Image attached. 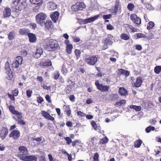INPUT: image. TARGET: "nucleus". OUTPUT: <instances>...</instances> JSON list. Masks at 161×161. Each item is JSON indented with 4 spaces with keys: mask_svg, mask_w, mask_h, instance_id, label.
Returning <instances> with one entry per match:
<instances>
[{
    "mask_svg": "<svg viewBox=\"0 0 161 161\" xmlns=\"http://www.w3.org/2000/svg\"><path fill=\"white\" fill-rule=\"evenodd\" d=\"M43 46L44 49L48 51H55L58 50L60 48L58 41L53 39L45 41Z\"/></svg>",
    "mask_w": 161,
    "mask_h": 161,
    "instance_id": "1",
    "label": "nucleus"
},
{
    "mask_svg": "<svg viewBox=\"0 0 161 161\" xmlns=\"http://www.w3.org/2000/svg\"><path fill=\"white\" fill-rule=\"evenodd\" d=\"M47 18L46 14L43 12H41L37 14L36 16L35 19L36 22L40 25L41 26H43L44 24V20Z\"/></svg>",
    "mask_w": 161,
    "mask_h": 161,
    "instance_id": "2",
    "label": "nucleus"
},
{
    "mask_svg": "<svg viewBox=\"0 0 161 161\" xmlns=\"http://www.w3.org/2000/svg\"><path fill=\"white\" fill-rule=\"evenodd\" d=\"M95 84L97 89L102 92H108L110 88L109 86L108 85H103L102 84H100L98 80L96 81Z\"/></svg>",
    "mask_w": 161,
    "mask_h": 161,
    "instance_id": "3",
    "label": "nucleus"
},
{
    "mask_svg": "<svg viewBox=\"0 0 161 161\" xmlns=\"http://www.w3.org/2000/svg\"><path fill=\"white\" fill-rule=\"evenodd\" d=\"M86 7L83 2H77L75 4L72 5L71 8L74 11L77 12L79 10H82Z\"/></svg>",
    "mask_w": 161,
    "mask_h": 161,
    "instance_id": "4",
    "label": "nucleus"
},
{
    "mask_svg": "<svg viewBox=\"0 0 161 161\" xmlns=\"http://www.w3.org/2000/svg\"><path fill=\"white\" fill-rule=\"evenodd\" d=\"M97 60L98 58L96 56H89L85 58V61L88 64L94 65L97 63Z\"/></svg>",
    "mask_w": 161,
    "mask_h": 161,
    "instance_id": "5",
    "label": "nucleus"
},
{
    "mask_svg": "<svg viewBox=\"0 0 161 161\" xmlns=\"http://www.w3.org/2000/svg\"><path fill=\"white\" fill-rule=\"evenodd\" d=\"M19 156L21 159L25 155H28L29 153L27 148L25 146H21L19 147Z\"/></svg>",
    "mask_w": 161,
    "mask_h": 161,
    "instance_id": "6",
    "label": "nucleus"
},
{
    "mask_svg": "<svg viewBox=\"0 0 161 161\" xmlns=\"http://www.w3.org/2000/svg\"><path fill=\"white\" fill-rule=\"evenodd\" d=\"M130 18L131 21L138 26L141 24V19L136 14H132L130 15Z\"/></svg>",
    "mask_w": 161,
    "mask_h": 161,
    "instance_id": "7",
    "label": "nucleus"
},
{
    "mask_svg": "<svg viewBox=\"0 0 161 161\" xmlns=\"http://www.w3.org/2000/svg\"><path fill=\"white\" fill-rule=\"evenodd\" d=\"M23 58L21 56L17 57L15 60L12 64V67L15 68H18L19 65H21L22 62Z\"/></svg>",
    "mask_w": 161,
    "mask_h": 161,
    "instance_id": "8",
    "label": "nucleus"
},
{
    "mask_svg": "<svg viewBox=\"0 0 161 161\" xmlns=\"http://www.w3.org/2000/svg\"><path fill=\"white\" fill-rule=\"evenodd\" d=\"M20 133L19 130H13L9 135L10 137H12L14 140H17L19 138Z\"/></svg>",
    "mask_w": 161,
    "mask_h": 161,
    "instance_id": "9",
    "label": "nucleus"
},
{
    "mask_svg": "<svg viewBox=\"0 0 161 161\" xmlns=\"http://www.w3.org/2000/svg\"><path fill=\"white\" fill-rule=\"evenodd\" d=\"M119 2L118 0H116L115 2L114 7L109 9V11L113 14L116 15L117 14V12L119 8Z\"/></svg>",
    "mask_w": 161,
    "mask_h": 161,
    "instance_id": "10",
    "label": "nucleus"
},
{
    "mask_svg": "<svg viewBox=\"0 0 161 161\" xmlns=\"http://www.w3.org/2000/svg\"><path fill=\"white\" fill-rule=\"evenodd\" d=\"M8 130L7 128L3 127L0 133V136L2 140L5 138L7 135Z\"/></svg>",
    "mask_w": 161,
    "mask_h": 161,
    "instance_id": "11",
    "label": "nucleus"
},
{
    "mask_svg": "<svg viewBox=\"0 0 161 161\" xmlns=\"http://www.w3.org/2000/svg\"><path fill=\"white\" fill-rule=\"evenodd\" d=\"M113 37V36L111 34H109L108 36V37L104 40L103 43L104 45L106 46L112 45L113 43V41H112V39Z\"/></svg>",
    "mask_w": 161,
    "mask_h": 161,
    "instance_id": "12",
    "label": "nucleus"
},
{
    "mask_svg": "<svg viewBox=\"0 0 161 161\" xmlns=\"http://www.w3.org/2000/svg\"><path fill=\"white\" fill-rule=\"evenodd\" d=\"M3 15L4 18L9 17L11 15V9L10 8L6 7L3 11Z\"/></svg>",
    "mask_w": 161,
    "mask_h": 161,
    "instance_id": "13",
    "label": "nucleus"
},
{
    "mask_svg": "<svg viewBox=\"0 0 161 161\" xmlns=\"http://www.w3.org/2000/svg\"><path fill=\"white\" fill-rule=\"evenodd\" d=\"M36 159V157L34 155H25L21 159L24 161H33Z\"/></svg>",
    "mask_w": 161,
    "mask_h": 161,
    "instance_id": "14",
    "label": "nucleus"
},
{
    "mask_svg": "<svg viewBox=\"0 0 161 161\" xmlns=\"http://www.w3.org/2000/svg\"><path fill=\"white\" fill-rule=\"evenodd\" d=\"M28 36L29 38V41L31 43L35 42L37 40L36 35L31 33H29L28 34Z\"/></svg>",
    "mask_w": 161,
    "mask_h": 161,
    "instance_id": "15",
    "label": "nucleus"
},
{
    "mask_svg": "<svg viewBox=\"0 0 161 161\" xmlns=\"http://www.w3.org/2000/svg\"><path fill=\"white\" fill-rule=\"evenodd\" d=\"M142 82V78L141 77H139L136 78V81L134 83L133 85L134 86L139 87L141 86Z\"/></svg>",
    "mask_w": 161,
    "mask_h": 161,
    "instance_id": "16",
    "label": "nucleus"
},
{
    "mask_svg": "<svg viewBox=\"0 0 161 161\" xmlns=\"http://www.w3.org/2000/svg\"><path fill=\"white\" fill-rule=\"evenodd\" d=\"M59 13L58 12L56 11L53 13L50 16L52 20L54 22H56L58 18Z\"/></svg>",
    "mask_w": 161,
    "mask_h": 161,
    "instance_id": "17",
    "label": "nucleus"
},
{
    "mask_svg": "<svg viewBox=\"0 0 161 161\" xmlns=\"http://www.w3.org/2000/svg\"><path fill=\"white\" fill-rule=\"evenodd\" d=\"M47 30L52 29L53 28V25L52 24V22L51 20H47L46 22H44V25Z\"/></svg>",
    "mask_w": 161,
    "mask_h": 161,
    "instance_id": "18",
    "label": "nucleus"
},
{
    "mask_svg": "<svg viewBox=\"0 0 161 161\" xmlns=\"http://www.w3.org/2000/svg\"><path fill=\"white\" fill-rule=\"evenodd\" d=\"M48 9L50 10H53L57 8V5L53 2H49L47 4Z\"/></svg>",
    "mask_w": 161,
    "mask_h": 161,
    "instance_id": "19",
    "label": "nucleus"
},
{
    "mask_svg": "<svg viewBox=\"0 0 161 161\" xmlns=\"http://www.w3.org/2000/svg\"><path fill=\"white\" fill-rule=\"evenodd\" d=\"M119 92L122 96H125L128 94L127 91L123 87H120L119 88Z\"/></svg>",
    "mask_w": 161,
    "mask_h": 161,
    "instance_id": "20",
    "label": "nucleus"
},
{
    "mask_svg": "<svg viewBox=\"0 0 161 161\" xmlns=\"http://www.w3.org/2000/svg\"><path fill=\"white\" fill-rule=\"evenodd\" d=\"M29 30L25 28L20 29L19 31V34L22 36H28V34L29 33Z\"/></svg>",
    "mask_w": 161,
    "mask_h": 161,
    "instance_id": "21",
    "label": "nucleus"
},
{
    "mask_svg": "<svg viewBox=\"0 0 161 161\" xmlns=\"http://www.w3.org/2000/svg\"><path fill=\"white\" fill-rule=\"evenodd\" d=\"M52 65V63L51 61L49 60H48L47 61L41 62L40 64V66L43 67H49L51 66Z\"/></svg>",
    "mask_w": 161,
    "mask_h": 161,
    "instance_id": "22",
    "label": "nucleus"
},
{
    "mask_svg": "<svg viewBox=\"0 0 161 161\" xmlns=\"http://www.w3.org/2000/svg\"><path fill=\"white\" fill-rule=\"evenodd\" d=\"M65 107L64 112L66 113L67 115L68 116H69L71 114V111L70 107L69 105H64V107Z\"/></svg>",
    "mask_w": 161,
    "mask_h": 161,
    "instance_id": "23",
    "label": "nucleus"
},
{
    "mask_svg": "<svg viewBox=\"0 0 161 161\" xmlns=\"http://www.w3.org/2000/svg\"><path fill=\"white\" fill-rule=\"evenodd\" d=\"M4 70L5 73L12 71L10 67V65L8 61H7L5 64Z\"/></svg>",
    "mask_w": 161,
    "mask_h": 161,
    "instance_id": "24",
    "label": "nucleus"
},
{
    "mask_svg": "<svg viewBox=\"0 0 161 161\" xmlns=\"http://www.w3.org/2000/svg\"><path fill=\"white\" fill-rule=\"evenodd\" d=\"M6 74V78L8 80H12L13 79L14 77L13 73L11 71L5 73Z\"/></svg>",
    "mask_w": 161,
    "mask_h": 161,
    "instance_id": "25",
    "label": "nucleus"
},
{
    "mask_svg": "<svg viewBox=\"0 0 161 161\" xmlns=\"http://www.w3.org/2000/svg\"><path fill=\"white\" fill-rule=\"evenodd\" d=\"M130 37V36L129 34H126L125 33H123L121 34L120 36L121 39L125 40H129Z\"/></svg>",
    "mask_w": 161,
    "mask_h": 161,
    "instance_id": "26",
    "label": "nucleus"
},
{
    "mask_svg": "<svg viewBox=\"0 0 161 161\" xmlns=\"http://www.w3.org/2000/svg\"><path fill=\"white\" fill-rule=\"evenodd\" d=\"M15 36V32L14 31H10L8 35V38L9 40H12L14 39Z\"/></svg>",
    "mask_w": 161,
    "mask_h": 161,
    "instance_id": "27",
    "label": "nucleus"
},
{
    "mask_svg": "<svg viewBox=\"0 0 161 161\" xmlns=\"http://www.w3.org/2000/svg\"><path fill=\"white\" fill-rule=\"evenodd\" d=\"M119 74L120 75H125L126 76H127L129 75V72L127 70H125L122 69H119L118 70Z\"/></svg>",
    "mask_w": 161,
    "mask_h": 161,
    "instance_id": "28",
    "label": "nucleus"
},
{
    "mask_svg": "<svg viewBox=\"0 0 161 161\" xmlns=\"http://www.w3.org/2000/svg\"><path fill=\"white\" fill-rule=\"evenodd\" d=\"M142 141L140 139L136 140L134 142V147L135 148H139L142 143Z\"/></svg>",
    "mask_w": 161,
    "mask_h": 161,
    "instance_id": "29",
    "label": "nucleus"
},
{
    "mask_svg": "<svg viewBox=\"0 0 161 161\" xmlns=\"http://www.w3.org/2000/svg\"><path fill=\"white\" fill-rule=\"evenodd\" d=\"M73 48V46L72 44H69V45L67 46L66 49V53L68 54H71Z\"/></svg>",
    "mask_w": 161,
    "mask_h": 161,
    "instance_id": "30",
    "label": "nucleus"
},
{
    "mask_svg": "<svg viewBox=\"0 0 161 161\" xmlns=\"http://www.w3.org/2000/svg\"><path fill=\"white\" fill-rule=\"evenodd\" d=\"M155 26L154 23L153 21H149L148 22L147 26V29L148 31L152 29Z\"/></svg>",
    "mask_w": 161,
    "mask_h": 161,
    "instance_id": "31",
    "label": "nucleus"
},
{
    "mask_svg": "<svg viewBox=\"0 0 161 161\" xmlns=\"http://www.w3.org/2000/svg\"><path fill=\"white\" fill-rule=\"evenodd\" d=\"M30 1L32 4H38L39 5H41L43 3L42 0H30Z\"/></svg>",
    "mask_w": 161,
    "mask_h": 161,
    "instance_id": "32",
    "label": "nucleus"
},
{
    "mask_svg": "<svg viewBox=\"0 0 161 161\" xmlns=\"http://www.w3.org/2000/svg\"><path fill=\"white\" fill-rule=\"evenodd\" d=\"M135 8V5L132 3H130L128 4L127 6V9L130 11H133Z\"/></svg>",
    "mask_w": 161,
    "mask_h": 161,
    "instance_id": "33",
    "label": "nucleus"
},
{
    "mask_svg": "<svg viewBox=\"0 0 161 161\" xmlns=\"http://www.w3.org/2000/svg\"><path fill=\"white\" fill-rule=\"evenodd\" d=\"M8 108L10 112L13 114H14L17 111L15 109L14 107L12 105H10Z\"/></svg>",
    "mask_w": 161,
    "mask_h": 161,
    "instance_id": "34",
    "label": "nucleus"
},
{
    "mask_svg": "<svg viewBox=\"0 0 161 161\" xmlns=\"http://www.w3.org/2000/svg\"><path fill=\"white\" fill-rule=\"evenodd\" d=\"M130 108L135 109L136 111H140L142 109L141 107L139 106L131 105L130 106Z\"/></svg>",
    "mask_w": 161,
    "mask_h": 161,
    "instance_id": "35",
    "label": "nucleus"
},
{
    "mask_svg": "<svg viewBox=\"0 0 161 161\" xmlns=\"http://www.w3.org/2000/svg\"><path fill=\"white\" fill-rule=\"evenodd\" d=\"M154 71L156 74H159L161 71V66H155L154 68Z\"/></svg>",
    "mask_w": 161,
    "mask_h": 161,
    "instance_id": "36",
    "label": "nucleus"
},
{
    "mask_svg": "<svg viewBox=\"0 0 161 161\" xmlns=\"http://www.w3.org/2000/svg\"><path fill=\"white\" fill-rule=\"evenodd\" d=\"M108 138L105 136L103 139L100 140L99 141L100 144H105L108 141Z\"/></svg>",
    "mask_w": 161,
    "mask_h": 161,
    "instance_id": "37",
    "label": "nucleus"
},
{
    "mask_svg": "<svg viewBox=\"0 0 161 161\" xmlns=\"http://www.w3.org/2000/svg\"><path fill=\"white\" fill-rule=\"evenodd\" d=\"M75 53L76 56V58L77 59H78L80 57L81 52L80 50L76 49L75 51Z\"/></svg>",
    "mask_w": 161,
    "mask_h": 161,
    "instance_id": "38",
    "label": "nucleus"
},
{
    "mask_svg": "<svg viewBox=\"0 0 161 161\" xmlns=\"http://www.w3.org/2000/svg\"><path fill=\"white\" fill-rule=\"evenodd\" d=\"M16 116L17 118V119H22L23 116L22 113L18 111L14 114Z\"/></svg>",
    "mask_w": 161,
    "mask_h": 161,
    "instance_id": "39",
    "label": "nucleus"
},
{
    "mask_svg": "<svg viewBox=\"0 0 161 161\" xmlns=\"http://www.w3.org/2000/svg\"><path fill=\"white\" fill-rule=\"evenodd\" d=\"M11 93L15 96H17L19 93V90L18 88H16L14 90H12Z\"/></svg>",
    "mask_w": 161,
    "mask_h": 161,
    "instance_id": "40",
    "label": "nucleus"
},
{
    "mask_svg": "<svg viewBox=\"0 0 161 161\" xmlns=\"http://www.w3.org/2000/svg\"><path fill=\"white\" fill-rule=\"evenodd\" d=\"M155 129L154 127L149 126L146 128L145 130L147 133H149L151 130H154Z\"/></svg>",
    "mask_w": 161,
    "mask_h": 161,
    "instance_id": "41",
    "label": "nucleus"
},
{
    "mask_svg": "<svg viewBox=\"0 0 161 161\" xmlns=\"http://www.w3.org/2000/svg\"><path fill=\"white\" fill-rule=\"evenodd\" d=\"M136 36L137 38H147V36L146 35L142 33H138L136 34Z\"/></svg>",
    "mask_w": 161,
    "mask_h": 161,
    "instance_id": "42",
    "label": "nucleus"
},
{
    "mask_svg": "<svg viewBox=\"0 0 161 161\" xmlns=\"http://www.w3.org/2000/svg\"><path fill=\"white\" fill-rule=\"evenodd\" d=\"M16 120L18 122V124H20L22 125H25L26 124L25 122L22 119H17Z\"/></svg>",
    "mask_w": 161,
    "mask_h": 161,
    "instance_id": "43",
    "label": "nucleus"
},
{
    "mask_svg": "<svg viewBox=\"0 0 161 161\" xmlns=\"http://www.w3.org/2000/svg\"><path fill=\"white\" fill-rule=\"evenodd\" d=\"M126 103V101L125 100H123L120 101V102H117L115 104V106L118 105L121 106L122 104H125Z\"/></svg>",
    "mask_w": 161,
    "mask_h": 161,
    "instance_id": "44",
    "label": "nucleus"
},
{
    "mask_svg": "<svg viewBox=\"0 0 161 161\" xmlns=\"http://www.w3.org/2000/svg\"><path fill=\"white\" fill-rule=\"evenodd\" d=\"M91 124L95 130H97V125L96 122L94 121H92L91 122Z\"/></svg>",
    "mask_w": 161,
    "mask_h": 161,
    "instance_id": "45",
    "label": "nucleus"
},
{
    "mask_svg": "<svg viewBox=\"0 0 161 161\" xmlns=\"http://www.w3.org/2000/svg\"><path fill=\"white\" fill-rule=\"evenodd\" d=\"M99 155L97 153H95L94 156L93 161H99Z\"/></svg>",
    "mask_w": 161,
    "mask_h": 161,
    "instance_id": "46",
    "label": "nucleus"
},
{
    "mask_svg": "<svg viewBox=\"0 0 161 161\" xmlns=\"http://www.w3.org/2000/svg\"><path fill=\"white\" fill-rule=\"evenodd\" d=\"M60 76V73L58 71H56V72H55L54 74V75H53V78L55 80H57L59 77Z\"/></svg>",
    "mask_w": 161,
    "mask_h": 161,
    "instance_id": "47",
    "label": "nucleus"
},
{
    "mask_svg": "<svg viewBox=\"0 0 161 161\" xmlns=\"http://www.w3.org/2000/svg\"><path fill=\"white\" fill-rule=\"evenodd\" d=\"M26 95L28 98L30 97L31 96L32 93V91L31 89H28L26 91Z\"/></svg>",
    "mask_w": 161,
    "mask_h": 161,
    "instance_id": "48",
    "label": "nucleus"
},
{
    "mask_svg": "<svg viewBox=\"0 0 161 161\" xmlns=\"http://www.w3.org/2000/svg\"><path fill=\"white\" fill-rule=\"evenodd\" d=\"M64 138L66 141V143L67 144L69 145L72 142L71 138L69 137H64Z\"/></svg>",
    "mask_w": 161,
    "mask_h": 161,
    "instance_id": "49",
    "label": "nucleus"
},
{
    "mask_svg": "<svg viewBox=\"0 0 161 161\" xmlns=\"http://www.w3.org/2000/svg\"><path fill=\"white\" fill-rule=\"evenodd\" d=\"M49 113L45 111H42V114L45 119H47Z\"/></svg>",
    "mask_w": 161,
    "mask_h": 161,
    "instance_id": "50",
    "label": "nucleus"
},
{
    "mask_svg": "<svg viewBox=\"0 0 161 161\" xmlns=\"http://www.w3.org/2000/svg\"><path fill=\"white\" fill-rule=\"evenodd\" d=\"M99 17V15H97L94 17L89 18V19L90 21V22H91L94 21L95 20L97 19Z\"/></svg>",
    "mask_w": 161,
    "mask_h": 161,
    "instance_id": "51",
    "label": "nucleus"
},
{
    "mask_svg": "<svg viewBox=\"0 0 161 161\" xmlns=\"http://www.w3.org/2000/svg\"><path fill=\"white\" fill-rule=\"evenodd\" d=\"M78 115H79L80 117H85L86 116V114L80 111H78L77 112Z\"/></svg>",
    "mask_w": 161,
    "mask_h": 161,
    "instance_id": "52",
    "label": "nucleus"
},
{
    "mask_svg": "<svg viewBox=\"0 0 161 161\" xmlns=\"http://www.w3.org/2000/svg\"><path fill=\"white\" fill-rule=\"evenodd\" d=\"M111 14H109L107 15H104L103 16V18L104 19H109L111 18Z\"/></svg>",
    "mask_w": 161,
    "mask_h": 161,
    "instance_id": "53",
    "label": "nucleus"
},
{
    "mask_svg": "<svg viewBox=\"0 0 161 161\" xmlns=\"http://www.w3.org/2000/svg\"><path fill=\"white\" fill-rule=\"evenodd\" d=\"M36 6L33 8V11L35 12H38L40 8V7L41 5H39L38 4H36Z\"/></svg>",
    "mask_w": 161,
    "mask_h": 161,
    "instance_id": "54",
    "label": "nucleus"
},
{
    "mask_svg": "<svg viewBox=\"0 0 161 161\" xmlns=\"http://www.w3.org/2000/svg\"><path fill=\"white\" fill-rule=\"evenodd\" d=\"M8 97H9V98H10L11 100H12L13 101H14L15 99V98L14 97V96H14L13 94L12 95V94H10L9 93H8Z\"/></svg>",
    "mask_w": 161,
    "mask_h": 161,
    "instance_id": "55",
    "label": "nucleus"
},
{
    "mask_svg": "<svg viewBox=\"0 0 161 161\" xmlns=\"http://www.w3.org/2000/svg\"><path fill=\"white\" fill-rule=\"evenodd\" d=\"M80 141L79 140H75L74 141L72 142V145L73 147H74L77 143H79Z\"/></svg>",
    "mask_w": 161,
    "mask_h": 161,
    "instance_id": "56",
    "label": "nucleus"
},
{
    "mask_svg": "<svg viewBox=\"0 0 161 161\" xmlns=\"http://www.w3.org/2000/svg\"><path fill=\"white\" fill-rule=\"evenodd\" d=\"M43 101L44 100L42 97H37V102L38 103H42V102H43Z\"/></svg>",
    "mask_w": 161,
    "mask_h": 161,
    "instance_id": "57",
    "label": "nucleus"
},
{
    "mask_svg": "<svg viewBox=\"0 0 161 161\" xmlns=\"http://www.w3.org/2000/svg\"><path fill=\"white\" fill-rule=\"evenodd\" d=\"M129 28L131 30L132 32H135L136 31V29L133 26L131 25H129Z\"/></svg>",
    "mask_w": 161,
    "mask_h": 161,
    "instance_id": "58",
    "label": "nucleus"
},
{
    "mask_svg": "<svg viewBox=\"0 0 161 161\" xmlns=\"http://www.w3.org/2000/svg\"><path fill=\"white\" fill-rule=\"evenodd\" d=\"M45 99L47 101L48 103H52V101L50 99V97L49 95H47L45 96Z\"/></svg>",
    "mask_w": 161,
    "mask_h": 161,
    "instance_id": "59",
    "label": "nucleus"
},
{
    "mask_svg": "<svg viewBox=\"0 0 161 161\" xmlns=\"http://www.w3.org/2000/svg\"><path fill=\"white\" fill-rule=\"evenodd\" d=\"M42 136H41L40 137H37L36 138H32V139L33 141H36L37 142H40L42 140Z\"/></svg>",
    "mask_w": 161,
    "mask_h": 161,
    "instance_id": "60",
    "label": "nucleus"
},
{
    "mask_svg": "<svg viewBox=\"0 0 161 161\" xmlns=\"http://www.w3.org/2000/svg\"><path fill=\"white\" fill-rule=\"evenodd\" d=\"M135 48L137 50L140 51L142 49V47L141 45H135Z\"/></svg>",
    "mask_w": 161,
    "mask_h": 161,
    "instance_id": "61",
    "label": "nucleus"
},
{
    "mask_svg": "<svg viewBox=\"0 0 161 161\" xmlns=\"http://www.w3.org/2000/svg\"><path fill=\"white\" fill-rule=\"evenodd\" d=\"M114 28V27L110 24L107 25V29L108 30H113Z\"/></svg>",
    "mask_w": 161,
    "mask_h": 161,
    "instance_id": "62",
    "label": "nucleus"
},
{
    "mask_svg": "<svg viewBox=\"0 0 161 161\" xmlns=\"http://www.w3.org/2000/svg\"><path fill=\"white\" fill-rule=\"evenodd\" d=\"M67 69L64 68V66H63L62 68V70L61 71L62 72L63 74H65L67 72Z\"/></svg>",
    "mask_w": 161,
    "mask_h": 161,
    "instance_id": "63",
    "label": "nucleus"
},
{
    "mask_svg": "<svg viewBox=\"0 0 161 161\" xmlns=\"http://www.w3.org/2000/svg\"><path fill=\"white\" fill-rule=\"evenodd\" d=\"M69 98L70 100L72 102H74L75 101V97L74 95H72L70 96Z\"/></svg>",
    "mask_w": 161,
    "mask_h": 161,
    "instance_id": "64",
    "label": "nucleus"
}]
</instances>
